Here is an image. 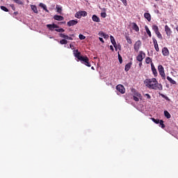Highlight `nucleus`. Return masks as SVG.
<instances>
[{"label":"nucleus","instance_id":"a19ab883","mask_svg":"<svg viewBox=\"0 0 178 178\" xmlns=\"http://www.w3.org/2000/svg\"><path fill=\"white\" fill-rule=\"evenodd\" d=\"M144 96L146 97L147 99H151V95H149V94L146 93Z\"/></svg>","mask_w":178,"mask_h":178},{"label":"nucleus","instance_id":"6e6552de","mask_svg":"<svg viewBox=\"0 0 178 178\" xmlns=\"http://www.w3.org/2000/svg\"><path fill=\"white\" fill-rule=\"evenodd\" d=\"M165 31L166 33V35L168 37H170V35H172V29H170V28L169 27V26L165 25Z\"/></svg>","mask_w":178,"mask_h":178},{"label":"nucleus","instance_id":"5701e85b","mask_svg":"<svg viewBox=\"0 0 178 178\" xmlns=\"http://www.w3.org/2000/svg\"><path fill=\"white\" fill-rule=\"evenodd\" d=\"M167 80H168L171 84H177L176 81L173 80L170 76H167Z\"/></svg>","mask_w":178,"mask_h":178},{"label":"nucleus","instance_id":"b1692460","mask_svg":"<svg viewBox=\"0 0 178 178\" xmlns=\"http://www.w3.org/2000/svg\"><path fill=\"white\" fill-rule=\"evenodd\" d=\"M56 9L58 13H60V15H62V7H60V6L57 5L56 7Z\"/></svg>","mask_w":178,"mask_h":178},{"label":"nucleus","instance_id":"e433bc0d","mask_svg":"<svg viewBox=\"0 0 178 178\" xmlns=\"http://www.w3.org/2000/svg\"><path fill=\"white\" fill-rule=\"evenodd\" d=\"M1 10H3L4 12H9V10L8 9V8H6L3 6H1Z\"/></svg>","mask_w":178,"mask_h":178},{"label":"nucleus","instance_id":"864d4df0","mask_svg":"<svg viewBox=\"0 0 178 178\" xmlns=\"http://www.w3.org/2000/svg\"><path fill=\"white\" fill-rule=\"evenodd\" d=\"M91 69H92V70H94V67H92Z\"/></svg>","mask_w":178,"mask_h":178},{"label":"nucleus","instance_id":"c9c22d12","mask_svg":"<svg viewBox=\"0 0 178 178\" xmlns=\"http://www.w3.org/2000/svg\"><path fill=\"white\" fill-rule=\"evenodd\" d=\"M15 3H17L18 5H23V2L22 0H13Z\"/></svg>","mask_w":178,"mask_h":178},{"label":"nucleus","instance_id":"dca6fc26","mask_svg":"<svg viewBox=\"0 0 178 178\" xmlns=\"http://www.w3.org/2000/svg\"><path fill=\"white\" fill-rule=\"evenodd\" d=\"M39 6H40V8H42V9H44L45 10V12H47V13H49V10H48V8H47V5L40 3L39 4Z\"/></svg>","mask_w":178,"mask_h":178},{"label":"nucleus","instance_id":"de8ad7c7","mask_svg":"<svg viewBox=\"0 0 178 178\" xmlns=\"http://www.w3.org/2000/svg\"><path fill=\"white\" fill-rule=\"evenodd\" d=\"M99 41H101V42H104V39L102 38H99Z\"/></svg>","mask_w":178,"mask_h":178},{"label":"nucleus","instance_id":"39448f33","mask_svg":"<svg viewBox=\"0 0 178 178\" xmlns=\"http://www.w3.org/2000/svg\"><path fill=\"white\" fill-rule=\"evenodd\" d=\"M140 47H141V41L140 40L136 41L135 44H134V49H135V51L136 52H138Z\"/></svg>","mask_w":178,"mask_h":178},{"label":"nucleus","instance_id":"412c9836","mask_svg":"<svg viewBox=\"0 0 178 178\" xmlns=\"http://www.w3.org/2000/svg\"><path fill=\"white\" fill-rule=\"evenodd\" d=\"M31 8L34 13H38V10L37 9V6L35 5H31Z\"/></svg>","mask_w":178,"mask_h":178},{"label":"nucleus","instance_id":"c03bdc74","mask_svg":"<svg viewBox=\"0 0 178 178\" xmlns=\"http://www.w3.org/2000/svg\"><path fill=\"white\" fill-rule=\"evenodd\" d=\"M134 99L136 101V102H138L140 101V99L136 96H134Z\"/></svg>","mask_w":178,"mask_h":178},{"label":"nucleus","instance_id":"f704fd0d","mask_svg":"<svg viewBox=\"0 0 178 178\" xmlns=\"http://www.w3.org/2000/svg\"><path fill=\"white\" fill-rule=\"evenodd\" d=\"M161 97H162V98H164L165 99H166V101H170V99H169V97L163 94H161L160 93Z\"/></svg>","mask_w":178,"mask_h":178},{"label":"nucleus","instance_id":"a878e982","mask_svg":"<svg viewBox=\"0 0 178 178\" xmlns=\"http://www.w3.org/2000/svg\"><path fill=\"white\" fill-rule=\"evenodd\" d=\"M164 116L167 118V119H170L171 118L170 113H169L168 111H164Z\"/></svg>","mask_w":178,"mask_h":178},{"label":"nucleus","instance_id":"aec40b11","mask_svg":"<svg viewBox=\"0 0 178 178\" xmlns=\"http://www.w3.org/2000/svg\"><path fill=\"white\" fill-rule=\"evenodd\" d=\"M144 17L147 19V22H151V14L149 13H145L144 14Z\"/></svg>","mask_w":178,"mask_h":178},{"label":"nucleus","instance_id":"20e7f679","mask_svg":"<svg viewBox=\"0 0 178 178\" xmlns=\"http://www.w3.org/2000/svg\"><path fill=\"white\" fill-rule=\"evenodd\" d=\"M117 91H119L121 94H124L126 92V89L123 85H118L116 86Z\"/></svg>","mask_w":178,"mask_h":178},{"label":"nucleus","instance_id":"a211bd4d","mask_svg":"<svg viewBox=\"0 0 178 178\" xmlns=\"http://www.w3.org/2000/svg\"><path fill=\"white\" fill-rule=\"evenodd\" d=\"M131 65H133L132 63H129L125 65L124 70L125 72H129L130 69L131 68Z\"/></svg>","mask_w":178,"mask_h":178},{"label":"nucleus","instance_id":"0eeeda50","mask_svg":"<svg viewBox=\"0 0 178 178\" xmlns=\"http://www.w3.org/2000/svg\"><path fill=\"white\" fill-rule=\"evenodd\" d=\"M47 29L50 30V31H54V29H59V26L53 24H47Z\"/></svg>","mask_w":178,"mask_h":178},{"label":"nucleus","instance_id":"423d86ee","mask_svg":"<svg viewBox=\"0 0 178 178\" xmlns=\"http://www.w3.org/2000/svg\"><path fill=\"white\" fill-rule=\"evenodd\" d=\"M143 55H144V56H145V53L143 52V51H140L139 54L138 55V56L136 57V60L138 62H143V59H144V58L143 57Z\"/></svg>","mask_w":178,"mask_h":178},{"label":"nucleus","instance_id":"f8f14e48","mask_svg":"<svg viewBox=\"0 0 178 178\" xmlns=\"http://www.w3.org/2000/svg\"><path fill=\"white\" fill-rule=\"evenodd\" d=\"M59 37H60L61 38H65V40H70L71 41L73 40V38L70 37L67 35H65L64 33H60Z\"/></svg>","mask_w":178,"mask_h":178},{"label":"nucleus","instance_id":"5fc2aeb1","mask_svg":"<svg viewBox=\"0 0 178 178\" xmlns=\"http://www.w3.org/2000/svg\"><path fill=\"white\" fill-rule=\"evenodd\" d=\"M15 13V15H17V13Z\"/></svg>","mask_w":178,"mask_h":178},{"label":"nucleus","instance_id":"4be33fe9","mask_svg":"<svg viewBox=\"0 0 178 178\" xmlns=\"http://www.w3.org/2000/svg\"><path fill=\"white\" fill-rule=\"evenodd\" d=\"M145 29L149 37H152V35L151 34V31H149V29L148 28V26H145Z\"/></svg>","mask_w":178,"mask_h":178},{"label":"nucleus","instance_id":"49530a36","mask_svg":"<svg viewBox=\"0 0 178 178\" xmlns=\"http://www.w3.org/2000/svg\"><path fill=\"white\" fill-rule=\"evenodd\" d=\"M101 16H102V17H106V13H101Z\"/></svg>","mask_w":178,"mask_h":178},{"label":"nucleus","instance_id":"473e14b6","mask_svg":"<svg viewBox=\"0 0 178 178\" xmlns=\"http://www.w3.org/2000/svg\"><path fill=\"white\" fill-rule=\"evenodd\" d=\"M60 44H61V45H66V44H67V40H66V39H63L60 40Z\"/></svg>","mask_w":178,"mask_h":178},{"label":"nucleus","instance_id":"cd10ccee","mask_svg":"<svg viewBox=\"0 0 178 178\" xmlns=\"http://www.w3.org/2000/svg\"><path fill=\"white\" fill-rule=\"evenodd\" d=\"M145 62L147 65H149V63H152V59H151L149 57H147L145 58Z\"/></svg>","mask_w":178,"mask_h":178},{"label":"nucleus","instance_id":"4c0bfd02","mask_svg":"<svg viewBox=\"0 0 178 178\" xmlns=\"http://www.w3.org/2000/svg\"><path fill=\"white\" fill-rule=\"evenodd\" d=\"M81 12V17L83 16V17H86L87 16V13L86 11H80Z\"/></svg>","mask_w":178,"mask_h":178},{"label":"nucleus","instance_id":"a18cd8bd","mask_svg":"<svg viewBox=\"0 0 178 178\" xmlns=\"http://www.w3.org/2000/svg\"><path fill=\"white\" fill-rule=\"evenodd\" d=\"M120 1H122V3H124V5L125 6H127V0H120Z\"/></svg>","mask_w":178,"mask_h":178},{"label":"nucleus","instance_id":"09e8293b","mask_svg":"<svg viewBox=\"0 0 178 178\" xmlns=\"http://www.w3.org/2000/svg\"><path fill=\"white\" fill-rule=\"evenodd\" d=\"M110 49H111L113 51H115V49H113V46H112V45L110 46Z\"/></svg>","mask_w":178,"mask_h":178},{"label":"nucleus","instance_id":"6e6d98bb","mask_svg":"<svg viewBox=\"0 0 178 178\" xmlns=\"http://www.w3.org/2000/svg\"><path fill=\"white\" fill-rule=\"evenodd\" d=\"M155 1H159V0H155Z\"/></svg>","mask_w":178,"mask_h":178},{"label":"nucleus","instance_id":"9b49d317","mask_svg":"<svg viewBox=\"0 0 178 178\" xmlns=\"http://www.w3.org/2000/svg\"><path fill=\"white\" fill-rule=\"evenodd\" d=\"M77 23H79V22L77 21V19L74 20V19H72V20H70V22H68L67 23V26L69 27H72V26H76V24H77Z\"/></svg>","mask_w":178,"mask_h":178},{"label":"nucleus","instance_id":"ea45409f","mask_svg":"<svg viewBox=\"0 0 178 178\" xmlns=\"http://www.w3.org/2000/svg\"><path fill=\"white\" fill-rule=\"evenodd\" d=\"M154 49L156 52H159V46L158 44H154Z\"/></svg>","mask_w":178,"mask_h":178},{"label":"nucleus","instance_id":"f257e3e1","mask_svg":"<svg viewBox=\"0 0 178 178\" xmlns=\"http://www.w3.org/2000/svg\"><path fill=\"white\" fill-rule=\"evenodd\" d=\"M144 83L147 88L151 90H159V91L163 90V86L161 83H158V81L155 78L147 79L145 80Z\"/></svg>","mask_w":178,"mask_h":178},{"label":"nucleus","instance_id":"c756f323","mask_svg":"<svg viewBox=\"0 0 178 178\" xmlns=\"http://www.w3.org/2000/svg\"><path fill=\"white\" fill-rule=\"evenodd\" d=\"M152 122H154V123H156V124H159V122H161V120L159 119H155L154 118H151Z\"/></svg>","mask_w":178,"mask_h":178},{"label":"nucleus","instance_id":"ddd939ff","mask_svg":"<svg viewBox=\"0 0 178 178\" xmlns=\"http://www.w3.org/2000/svg\"><path fill=\"white\" fill-rule=\"evenodd\" d=\"M162 54L163 55V56H169V49H168V47H163L162 49Z\"/></svg>","mask_w":178,"mask_h":178},{"label":"nucleus","instance_id":"f03ea898","mask_svg":"<svg viewBox=\"0 0 178 178\" xmlns=\"http://www.w3.org/2000/svg\"><path fill=\"white\" fill-rule=\"evenodd\" d=\"M74 56L80 60L83 65L88 66V67H91V63H90V58L87 56H81V52L79 51V49L73 51Z\"/></svg>","mask_w":178,"mask_h":178},{"label":"nucleus","instance_id":"58836bf2","mask_svg":"<svg viewBox=\"0 0 178 178\" xmlns=\"http://www.w3.org/2000/svg\"><path fill=\"white\" fill-rule=\"evenodd\" d=\"M118 60L120 63H123V59L122 58V56L120 54H118Z\"/></svg>","mask_w":178,"mask_h":178},{"label":"nucleus","instance_id":"c85d7f7f","mask_svg":"<svg viewBox=\"0 0 178 178\" xmlns=\"http://www.w3.org/2000/svg\"><path fill=\"white\" fill-rule=\"evenodd\" d=\"M159 124V127H161V129H165V124H163V120H160Z\"/></svg>","mask_w":178,"mask_h":178},{"label":"nucleus","instance_id":"72a5a7b5","mask_svg":"<svg viewBox=\"0 0 178 178\" xmlns=\"http://www.w3.org/2000/svg\"><path fill=\"white\" fill-rule=\"evenodd\" d=\"M125 38H126L128 44H132L131 39L130 38V36L126 35Z\"/></svg>","mask_w":178,"mask_h":178},{"label":"nucleus","instance_id":"bb28decb","mask_svg":"<svg viewBox=\"0 0 178 178\" xmlns=\"http://www.w3.org/2000/svg\"><path fill=\"white\" fill-rule=\"evenodd\" d=\"M155 34L159 38V40H163V38L162 37V34H161V32H159V31L155 32Z\"/></svg>","mask_w":178,"mask_h":178},{"label":"nucleus","instance_id":"4468645a","mask_svg":"<svg viewBox=\"0 0 178 178\" xmlns=\"http://www.w3.org/2000/svg\"><path fill=\"white\" fill-rule=\"evenodd\" d=\"M54 20H57L58 22H62V20H65V17L62 15H54Z\"/></svg>","mask_w":178,"mask_h":178},{"label":"nucleus","instance_id":"7c9ffc66","mask_svg":"<svg viewBox=\"0 0 178 178\" xmlns=\"http://www.w3.org/2000/svg\"><path fill=\"white\" fill-rule=\"evenodd\" d=\"M75 17H76V19H81V13L80 11L76 13Z\"/></svg>","mask_w":178,"mask_h":178},{"label":"nucleus","instance_id":"2f4dec72","mask_svg":"<svg viewBox=\"0 0 178 178\" xmlns=\"http://www.w3.org/2000/svg\"><path fill=\"white\" fill-rule=\"evenodd\" d=\"M55 31H57V33H65V29H63V28H56Z\"/></svg>","mask_w":178,"mask_h":178},{"label":"nucleus","instance_id":"7ed1b4c3","mask_svg":"<svg viewBox=\"0 0 178 178\" xmlns=\"http://www.w3.org/2000/svg\"><path fill=\"white\" fill-rule=\"evenodd\" d=\"M158 70L160 76H161V79L163 80H166V74H165V68L162 65L158 66Z\"/></svg>","mask_w":178,"mask_h":178},{"label":"nucleus","instance_id":"6ab92c4d","mask_svg":"<svg viewBox=\"0 0 178 178\" xmlns=\"http://www.w3.org/2000/svg\"><path fill=\"white\" fill-rule=\"evenodd\" d=\"M92 20H93V22H96L97 23H99L100 22L99 17L95 15H92Z\"/></svg>","mask_w":178,"mask_h":178},{"label":"nucleus","instance_id":"37998d69","mask_svg":"<svg viewBox=\"0 0 178 178\" xmlns=\"http://www.w3.org/2000/svg\"><path fill=\"white\" fill-rule=\"evenodd\" d=\"M153 40V44L154 45H157L158 44V41H156V39L152 38Z\"/></svg>","mask_w":178,"mask_h":178},{"label":"nucleus","instance_id":"2eb2a0df","mask_svg":"<svg viewBox=\"0 0 178 178\" xmlns=\"http://www.w3.org/2000/svg\"><path fill=\"white\" fill-rule=\"evenodd\" d=\"M132 25H133V26H132L133 30H134L136 32L140 31V28L138 27V25H137V24H136V22H133Z\"/></svg>","mask_w":178,"mask_h":178},{"label":"nucleus","instance_id":"3c124183","mask_svg":"<svg viewBox=\"0 0 178 178\" xmlns=\"http://www.w3.org/2000/svg\"><path fill=\"white\" fill-rule=\"evenodd\" d=\"M137 97H141V94H137Z\"/></svg>","mask_w":178,"mask_h":178},{"label":"nucleus","instance_id":"9d476101","mask_svg":"<svg viewBox=\"0 0 178 178\" xmlns=\"http://www.w3.org/2000/svg\"><path fill=\"white\" fill-rule=\"evenodd\" d=\"M152 72L154 76L156 77L158 76V72L156 71V68H155V65H154V63H151Z\"/></svg>","mask_w":178,"mask_h":178},{"label":"nucleus","instance_id":"1a4fd4ad","mask_svg":"<svg viewBox=\"0 0 178 178\" xmlns=\"http://www.w3.org/2000/svg\"><path fill=\"white\" fill-rule=\"evenodd\" d=\"M110 39H111V43L113 45L115 51H118V44H116V40H115V38H113V36L111 35Z\"/></svg>","mask_w":178,"mask_h":178},{"label":"nucleus","instance_id":"f3484780","mask_svg":"<svg viewBox=\"0 0 178 178\" xmlns=\"http://www.w3.org/2000/svg\"><path fill=\"white\" fill-rule=\"evenodd\" d=\"M99 35H100V37H103V38H105V39L109 38V35H108V34H106V33L102 32V31H100V32L99 33Z\"/></svg>","mask_w":178,"mask_h":178},{"label":"nucleus","instance_id":"393cba45","mask_svg":"<svg viewBox=\"0 0 178 178\" xmlns=\"http://www.w3.org/2000/svg\"><path fill=\"white\" fill-rule=\"evenodd\" d=\"M152 30L154 31V33L159 31V28L158 27V26L155 24L152 25Z\"/></svg>","mask_w":178,"mask_h":178},{"label":"nucleus","instance_id":"79ce46f5","mask_svg":"<svg viewBox=\"0 0 178 178\" xmlns=\"http://www.w3.org/2000/svg\"><path fill=\"white\" fill-rule=\"evenodd\" d=\"M79 38L81 40H86V36H84L83 34L79 35Z\"/></svg>","mask_w":178,"mask_h":178},{"label":"nucleus","instance_id":"8fccbe9b","mask_svg":"<svg viewBox=\"0 0 178 178\" xmlns=\"http://www.w3.org/2000/svg\"><path fill=\"white\" fill-rule=\"evenodd\" d=\"M139 66H140V67H141V66H143V63L140 62V63H139Z\"/></svg>","mask_w":178,"mask_h":178},{"label":"nucleus","instance_id":"603ef678","mask_svg":"<svg viewBox=\"0 0 178 178\" xmlns=\"http://www.w3.org/2000/svg\"><path fill=\"white\" fill-rule=\"evenodd\" d=\"M176 30L178 31V26H176Z\"/></svg>","mask_w":178,"mask_h":178}]
</instances>
